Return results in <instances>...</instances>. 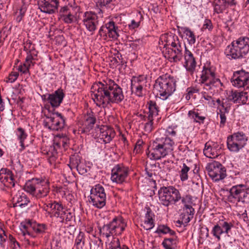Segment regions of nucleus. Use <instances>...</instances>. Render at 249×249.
Listing matches in <instances>:
<instances>
[{"instance_id": "1", "label": "nucleus", "mask_w": 249, "mask_h": 249, "mask_svg": "<svg viewBox=\"0 0 249 249\" xmlns=\"http://www.w3.org/2000/svg\"><path fill=\"white\" fill-rule=\"evenodd\" d=\"M91 92L93 101L99 107H105L111 104H119L124 99L122 88L110 79L93 84Z\"/></svg>"}, {"instance_id": "2", "label": "nucleus", "mask_w": 249, "mask_h": 249, "mask_svg": "<svg viewBox=\"0 0 249 249\" xmlns=\"http://www.w3.org/2000/svg\"><path fill=\"white\" fill-rule=\"evenodd\" d=\"M160 45H162L165 50L163 51L164 57L172 62H179L182 56L181 40L176 35L164 34L160 38Z\"/></svg>"}, {"instance_id": "3", "label": "nucleus", "mask_w": 249, "mask_h": 249, "mask_svg": "<svg viewBox=\"0 0 249 249\" xmlns=\"http://www.w3.org/2000/svg\"><path fill=\"white\" fill-rule=\"evenodd\" d=\"M225 53L230 59L246 58L249 53V38L242 36L232 41L227 47Z\"/></svg>"}, {"instance_id": "4", "label": "nucleus", "mask_w": 249, "mask_h": 249, "mask_svg": "<svg viewBox=\"0 0 249 249\" xmlns=\"http://www.w3.org/2000/svg\"><path fill=\"white\" fill-rule=\"evenodd\" d=\"M199 83L206 90H214L223 86L222 83L216 75V68L210 63L203 66L199 79Z\"/></svg>"}, {"instance_id": "5", "label": "nucleus", "mask_w": 249, "mask_h": 249, "mask_svg": "<svg viewBox=\"0 0 249 249\" xmlns=\"http://www.w3.org/2000/svg\"><path fill=\"white\" fill-rule=\"evenodd\" d=\"M175 79L167 74L160 76L155 82L154 92L157 96L163 100H166L176 90Z\"/></svg>"}, {"instance_id": "6", "label": "nucleus", "mask_w": 249, "mask_h": 249, "mask_svg": "<svg viewBox=\"0 0 249 249\" xmlns=\"http://www.w3.org/2000/svg\"><path fill=\"white\" fill-rule=\"evenodd\" d=\"M158 194L161 204L166 207L176 205L180 200L182 203H186V200L189 199V196H182L179 190L173 186L160 187Z\"/></svg>"}, {"instance_id": "7", "label": "nucleus", "mask_w": 249, "mask_h": 249, "mask_svg": "<svg viewBox=\"0 0 249 249\" xmlns=\"http://www.w3.org/2000/svg\"><path fill=\"white\" fill-rule=\"evenodd\" d=\"M126 225L125 220L122 216H118L102 227H99L98 229L101 236L108 238L121 235Z\"/></svg>"}, {"instance_id": "8", "label": "nucleus", "mask_w": 249, "mask_h": 249, "mask_svg": "<svg viewBox=\"0 0 249 249\" xmlns=\"http://www.w3.org/2000/svg\"><path fill=\"white\" fill-rule=\"evenodd\" d=\"M174 144L175 142L170 140L164 139L156 136L149 154L154 160H159L173 151Z\"/></svg>"}, {"instance_id": "9", "label": "nucleus", "mask_w": 249, "mask_h": 249, "mask_svg": "<svg viewBox=\"0 0 249 249\" xmlns=\"http://www.w3.org/2000/svg\"><path fill=\"white\" fill-rule=\"evenodd\" d=\"M24 189L26 192L37 199L47 196L50 192L49 187L47 183L38 178H32L27 181Z\"/></svg>"}, {"instance_id": "10", "label": "nucleus", "mask_w": 249, "mask_h": 249, "mask_svg": "<svg viewBox=\"0 0 249 249\" xmlns=\"http://www.w3.org/2000/svg\"><path fill=\"white\" fill-rule=\"evenodd\" d=\"M248 137L243 131H237L229 135L226 143L228 149L231 153H237L247 145Z\"/></svg>"}, {"instance_id": "11", "label": "nucleus", "mask_w": 249, "mask_h": 249, "mask_svg": "<svg viewBox=\"0 0 249 249\" xmlns=\"http://www.w3.org/2000/svg\"><path fill=\"white\" fill-rule=\"evenodd\" d=\"M53 110L52 111L50 108H48V113L45 114L47 120L44 126L52 131H61L66 125L65 118L61 113Z\"/></svg>"}, {"instance_id": "12", "label": "nucleus", "mask_w": 249, "mask_h": 249, "mask_svg": "<svg viewBox=\"0 0 249 249\" xmlns=\"http://www.w3.org/2000/svg\"><path fill=\"white\" fill-rule=\"evenodd\" d=\"M230 193L228 199L231 202L245 203L249 201V188H247L244 185L239 184L232 186Z\"/></svg>"}, {"instance_id": "13", "label": "nucleus", "mask_w": 249, "mask_h": 249, "mask_svg": "<svg viewBox=\"0 0 249 249\" xmlns=\"http://www.w3.org/2000/svg\"><path fill=\"white\" fill-rule=\"evenodd\" d=\"M206 169L210 177L214 181L224 179L227 175L225 168L219 162L214 161L208 164Z\"/></svg>"}, {"instance_id": "14", "label": "nucleus", "mask_w": 249, "mask_h": 249, "mask_svg": "<svg viewBox=\"0 0 249 249\" xmlns=\"http://www.w3.org/2000/svg\"><path fill=\"white\" fill-rule=\"evenodd\" d=\"M82 21L86 29L93 35L99 25L98 17L94 13L91 11L84 13Z\"/></svg>"}, {"instance_id": "15", "label": "nucleus", "mask_w": 249, "mask_h": 249, "mask_svg": "<svg viewBox=\"0 0 249 249\" xmlns=\"http://www.w3.org/2000/svg\"><path fill=\"white\" fill-rule=\"evenodd\" d=\"M20 230L22 231L23 235H30L31 230L38 234H41L45 232L47 229L46 225L44 224H36L32 223L31 221L21 222L20 225Z\"/></svg>"}, {"instance_id": "16", "label": "nucleus", "mask_w": 249, "mask_h": 249, "mask_svg": "<svg viewBox=\"0 0 249 249\" xmlns=\"http://www.w3.org/2000/svg\"><path fill=\"white\" fill-rule=\"evenodd\" d=\"M249 81V72L242 70L234 71L231 80L232 85L238 88L245 87Z\"/></svg>"}, {"instance_id": "17", "label": "nucleus", "mask_w": 249, "mask_h": 249, "mask_svg": "<svg viewBox=\"0 0 249 249\" xmlns=\"http://www.w3.org/2000/svg\"><path fill=\"white\" fill-rule=\"evenodd\" d=\"M196 58L194 54L185 47L183 54V66L186 71L190 74H193L196 71Z\"/></svg>"}, {"instance_id": "18", "label": "nucleus", "mask_w": 249, "mask_h": 249, "mask_svg": "<svg viewBox=\"0 0 249 249\" xmlns=\"http://www.w3.org/2000/svg\"><path fill=\"white\" fill-rule=\"evenodd\" d=\"M128 168L120 165H115L111 170V179L113 182L121 184L128 176Z\"/></svg>"}, {"instance_id": "19", "label": "nucleus", "mask_w": 249, "mask_h": 249, "mask_svg": "<svg viewBox=\"0 0 249 249\" xmlns=\"http://www.w3.org/2000/svg\"><path fill=\"white\" fill-rule=\"evenodd\" d=\"M95 131L96 133L95 137L102 140L106 143L109 142L115 136L114 130L106 125L98 126L95 129Z\"/></svg>"}, {"instance_id": "20", "label": "nucleus", "mask_w": 249, "mask_h": 249, "mask_svg": "<svg viewBox=\"0 0 249 249\" xmlns=\"http://www.w3.org/2000/svg\"><path fill=\"white\" fill-rule=\"evenodd\" d=\"M37 4L42 12L52 14L57 10L59 1L58 0H38Z\"/></svg>"}, {"instance_id": "21", "label": "nucleus", "mask_w": 249, "mask_h": 249, "mask_svg": "<svg viewBox=\"0 0 249 249\" xmlns=\"http://www.w3.org/2000/svg\"><path fill=\"white\" fill-rule=\"evenodd\" d=\"M117 28V27L115 25L114 22L110 21L101 27L98 32V35L105 38L107 37L116 38L118 36L116 31Z\"/></svg>"}, {"instance_id": "22", "label": "nucleus", "mask_w": 249, "mask_h": 249, "mask_svg": "<svg viewBox=\"0 0 249 249\" xmlns=\"http://www.w3.org/2000/svg\"><path fill=\"white\" fill-rule=\"evenodd\" d=\"M220 151L219 145L213 142H208L205 144V147L203 149L204 155L211 159L217 158Z\"/></svg>"}, {"instance_id": "23", "label": "nucleus", "mask_w": 249, "mask_h": 249, "mask_svg": "<svg viewBox=\"0 0 249 249\" xmlns=\"http://www.w3.org/2000/svg\"><path fill=\"white\" fill-rule=\"evenodd\" d=\"M64 97V93L61 89H58L53 93L48 95L47 101L52 106V107H50L52 111H53V107H58L60 105Z\"/></svg>"}, {"instance_id": "24", "label": "nucleus", "mask_w": 249, "mask_h": 249, "mask_svg": "<svg viewBox=\"0 0 249 249\" xmlns=\"http://www.w3.org/2000/svg\"><path fill=\"white\" fill-rule=\"evenodd\" d=\"M235 4V0H214L213 11L216 14H221L229 6Z\"/></svg>"}, {"instance_id": "25", "label": "nucleus", "mask_w": 249, "mask_h": 249, "mask_svg": "<svg viewBox=\"0 0 249 249\" xmlns=\"http://www.w3.org/2000/svg\"><path fill=\"white\" fill-rule=\"evenodd\" d=\"M72 10L67 6L61 8L59 12L60 18L66 23L70 24L75 20V16L71 12Z\"/></svg>"}, {"instance_id": "26", "label": "nucleus", "mask_w": 249, "mask_h": 249, "mask_svg": "<svg viewBox=\"0 0 249 249\" xmlns=\"http://www.w3.org/2000/svg\"><path fill=\"white\" fill-rule=\"evenodd\" d=\"M230 99L234 103L244 105L247 103L248 99L247 92L237 90L231 91Z\"/></svg>"}, {"instance_id": "27", "label": "nucleus", "mask_w": 249, "mask_h": 249, "mask_svg": "<svg viewBox=\"0 0 249 249\" xmlns=\"http://www.w3.org/2000/svg\"><path fill=\"white\" fill-rule=\"evenodd\" d=\"M189 118L194 123L199 124H203L206 119V116L204 115L198 109H193L189 110L188 113Z\"/></svg>"}, {"instance_id": "28", "label": "nucleus", "mask_w": 249, "mask_h": 249, "mask_svg": "<svg viewBox=\"0 0 249 249\" xmlns=\"http://www.w3.org/2000/svg\"><path fill=\"white\" fill-rule=\"evenodd\" d=\"M176 131L172 127H168L166 130L158 131L155 134L156 136H158L164 139L170 140L172 142H174V138L176 137Z\"/></svg>"}, {"instance_id": "29", "label": "nucleus", "mask_w": 249, "mask_h": 249, "mask_svg": "<svg viewBox=\"0 0 249 249\" xmlns=\"http://www.w3.org/2000/svg\"><path fill=\"white\" fill-rule=\"evenodd\" d=\"M84 124L85 131L86 132L89 131L93 128L95 122L96 118L93 112L88 113L84 118Z\"/></svg>"}, {"instance_id": "30", "label": "nucleus", "mask_w": 249, "mask_h": 249, "mask_svg": "<svg viewBox=\"0 0 249 249\" xmlns=\"http://www.w3.org/2000/svg\"><path fill=\"white\" fill-rule=\"evenodd\" d=\"M89 203L98 209H101L104 207L106 203V196H89Z\"/></svg>"}, {"instance_id": "31", "label": "nucleus", "mask_w": 249, "mask_h": 249, "mask_svg": "<svg viewBox=\"0 0 249 249\" xmlns=\"http://www.w3.org/2000/svg\"><path fill=\"white\" fill-rule=\"evenodd\" d=\"M146 107L148 108V112H146V114L143 115V118L145 120V118H147L148 119H153V117L157 116L158 114V108L157 107L156 104L155 102H153L152 101H149Z\"/></svg>"}, {"instance_id": "32", "label": "nucleus", "mask_w": 249, "mask_h": 249, "mask_svg": "<svg viewBox=\"0 0 249 249\" xmlns=\"http://www.w3.org/2000/svg\"><path fill=\"white\" fill-rule=\"evenodd\" d=\"M131 89L132 94L140 96V75L133 76L131 80Z\"/></svg>"}, {"instance_id": "33", "label": "nucleus", "mask_w": 249, "mask_h": 249, "mask_svg": "<svg viewBox=\"0 0 249 249\" xmlns=\"http://www.w3.org/2000/svg\"><path fill=\"white\" fill-rule=\"evenodd\" d=\"M178 243L177 237L175 236L171 238H165L162 245L165 249H175Z\"/></svg>"}, {"instance_id": "34", "label": "nucleus", "mask_w": 249, "mask_h": 249, "mask_svg": "<svg viewBox=\"0 0 249 249\" xmlns=\"http://www.w3.org/2000/svg\"><path fill=\"white\" fill-rule=\"evenodd\" d=\"M30 202V200L27 196L24 194L17 197L16 202L13 204V207H19L24 208Z\"/></svg>"}, {"instance_id": "35", "label": "nucleus", "mask_w": 249, "mask_h": 249, "mask_svg": "<svg viewBox=\"0 0 249 249\" xmlns=\"http://www.w3.org/2000/svg\"><path fill=\"white\" fill-rule=\"evenodd\" d=\"M182 31L185 38L188 42V43L191 45L194 44L196 42V36L194 32L187 27L183 28Z\"/></svg>"}, {"instance_id": "36", "label": "nucleus", "mask_w": 249, "mask_h": 249, "mask_svg": "<svg viewBox=\"0 0 249 249\" xmlns=\"http://www.w3.org/2000/svg\"><path fill=\"white\" fill-rule=\"evenodd\" d=\"M16 135L20 143L21 148L20 149V151H21L25 148L24 141L26 139L27 135L25 133L24 130L21 127H18L17 128L16 131Z\"/></svg>"}, {"instance_id": "37", "label": "nucleus", "mask_w": 249, "mask_h": 249, "mask_svg": "<svg viewBox=\"0 0 249 249\" xmlns=\"http://www.w3.org/2000/svg\"><path fill=\"white\" fill-rule=\"evenodd\" d=\"M73 216V213L66 208L65 211H64V213H62L61 216H59L58 219L61 223H67L72 219Z\"/></svg>"}, {"instance_id": "38", "label": "nucleus", "mask_w": 249, "mask_h": 249, "mask_svg": "<svg viewBox=\"0 0 249 249\" xmlns=\"http://www.w3.org/2000/svg\"><path fill=\"white\" fill-rule=\"evenodd\" d=\"M85 234L83 232H80L75 240L74 246L76 249H83L85 245Z\"/></svg>"}, {"instance_id": "39", "label": "nucleus", "mask_w": 249, "mask_h": 249, "mask_svg": "<svg viewBox=\"0 0 249 249\" xmlns=\"http://www.w3.org/2000/svg\"><path fill=\"white\" fill-rule=\"evenodd\" d=\"M212 233L218 241H220L221 240V235L222 234L225 233V232L223 231V230L219 222L213 228Z\"/></svg>"}, {"instance_id": "40", "label": "nucleus", "mask_w": 249, "mask_h": 249, "mask_svg": "<svg viewBox=\"0 0 249 249\" xmlns=\"http://www.w3.org/2000/svg\"><path fill=\"white\" fill-rule=\"evenodd\" d=\"M106 196L104 187L100 184H97L90 190V196Z\"/></svg>"}, {"instance_id": "41", "label": "nucleus", "mask_w": 249, "mask_h": 249, "mask_svg": "<svg viewBox=\"0 0 249 249\" xmlns=\"http://www.w3.org/2000/svg\"><path fill=\"white\" fill-rule=\"evenodd\" d=\"M66 208L63 207L61 203L57 202L55 206L53 207V210L52 212H49V213H52L53 216L56 218H58L59 216H61L62 213H64V211Z\"/></svg>"}, {"instance_id": "42", "label": "nucleus", "mask_w": 249, "mask_h": 249, "mask_svg": "<svg viewBox=\"0 0 249 249\" xmlns=\"http://www.w3.org/2000/svg\"><path fill=\"white\" fill-rule=\"evenodd\" d=\"M219 223L224 231L225 233L228 234L233 227V223L225 220H220Z\"/></svg>"}, {"instance_id": "43", "label": "nucleus", "mask_w": 249, "mask_h": 249, "mask_svg": "<svg viewBox=\"0 0 249 249\" xmlns=\"http://www.w3.org/2000/svg\"><path fill=\"white\" fill-rule=\"evenodd\" d=\"M229 112V109L225 108L224 110H219L217 112V115L219 116L220 121V126L223 127L225 125V124L227 121V117L226 116V114H228Z\"/></svg>"}, {"instance_id": "44", "label": "nucleus", "mask_w": 249, "mask_h": 249, "mask_svg": "<svg viewBox=\"0 0 249 249\" xmlns=\"http://www.w3.org/2000/svg\"><path fill=\"white\" fill-rule=\"evenodd\" d=\"M156 232L159 233L167 234L171 235L175 234V231L172 230L169 227L164 225H159Z\"/></svg>"}, {"instance_id": "45", "label": "nucleus", "mask_w": 249, "mask_h": 249, "mask_svg": "<svg viewBox=\"0 0 249 249\" xmlns=\"http://www.w3.org/2000/svg\"><path fill=\"white\" fill-rule=\"evenodd\" d=\"M190 170V167L187 166L185 163H183L181 167V170L179 172V176L180 180L182 181H184L188 179V173Z\"/></svg>"}, {"instance_id": "46", "label": "nucleus", "mask_w": 249, "mask_h": 249, "mask_svg": "<svg viewBox=\"0 0 249 249\" xmlns=\"http://www.w3.org/2000/svg\"><path fill=\"white\" fill-rule=\"evenodd\" d=\"M191 201V198L190 196H189V199L186 200V203L182 204H184V207H185V210L184 213H186V214L189 215L191 218H193L195 210L191 205H189Z\"/></svg>"}, {"instance_id": "47", "label": "nucleus", "mask_w": 249, "mask_h": 249, "mask_svg": "<svg viewBox=\"0 0 249 249\" xmlns=\"http://www.w3.org/2000/svg\"><path fill=\"white\" fill-rule=\"evenodd\" d=\"M0 247L4 249L8 239V233L2 228H0Z\"/></svg>"}, {"instance_id": "48", "label": "nucleus", "mask_w": 249, "mask_h": 249, "mask_svg": "<svg viewBox=\"0 0 249 249\" xmlns=\"http://www.w3.org/2000/svg\"><path fill=\"white\" fill-rule=\"evenodd\" d=\"M82 163L80 158L78 156H73L70 158V163L69 164L71 169L77 168Z\"/></svg>"}, {"instance_id": "49", "label": "nucleus", "mask_w": 249, "mask_h": 249, "mask_svg": "<svg viewBox=\"0 0 249 249\" xmlns=\"http://www.w3.org/2000/svg\"><path fill=\"white\" fill-rule=\"evenodd\" d=\"M155 219L144 217L143 227L146 230H150L155 226Z\"/></svg>"}, {"instance_id": "50", "label": "nucleus", "mask_w": 249, "mask_h": 249, "mask_svg": "<svg viewBox=\"0 0 249 249\" xmlns=\"http://www.w3.org/2000/svg\"><path fill=\"white\" fill-rule=\"evenodd\" d=\"M55 138H58V141L62 145V147L65 148L67 145V143L69 142V139L66 135L64 134H58L56 135L55 137Z\"/></svg>"}, {"instance_id": "51", "label": "nucleus", "mask_w": 249, "mask_h": 249, "mask_svg": "<svg viewBox=\"0 0 249 249\" xmlns=\"http://www.w3.org/2000/svg\"><path fill=\"white\" fill-rule=\"evenodd\" d=\"M144 212L145 213L144 217L155 219V214L148 204L145 206Z\"/></svg>"}, {"instance_id": "52", "label": "nucleus", "mask_w": 249, "mask_h": 249, "mask_svg": "<svg viewBox=\"0 0 249 249\" xmlns=\"http://www.w3.org/2000/svg\"><path fill=\"white\" fill-rule=\"evenodd\" d=\"M8 171H10L6 168H2L0 171V179L2 180L1 182L5 183L9 179V176L8 175Z\"/></svg>"}, {"instance_id": "53", "label": "nucleus", "mask_w": 249, "mask_h": 249, "mask_svg": "<svg viewBox=\"0 0 249 249\" xmlns=\"http://www.w3.org/2000/svg\"><path fill=\"white\" fill-rule=\"evenodd\" d=\"M8 175L9 176V179L5 182H7L9 184L7 185L9 187H14L15 185V180L14 174L11 171H8Z\"/></svg>"}, {"instance_id": "54", "label": "nucleus", "mask_w": 249, "mask_h": 249, "mask_svg": "<svg viewBox=\"0 0 249 249\" xmlns=\"http://www.w3.org/2000/svg\"><path fill=\"white\" fill-rule=\"evenodd\" d=\"M202 98H203L206 101L205 103H207L210 105H214V101L211 95H209L205 92H202Z\"/></svg>"}, {"instance_id": "55", "label": "nucleus", "mask_w": 249, "mask_h": 249, "mask_svg": "<svg viewBox=\"0 0 249 249\" xmlns=\"http://www.w3.org/2000/svg\"><path fill=\"white\" fill-rule=\"evenodd\" d=\"M213 28V26L211 20L209 19H205L202 27V30H205L207 29L209 31H211Z\"/></svg>"}, {"instance_id": "56", "label": "nucleus", "mask_w": 249, "mask_h": 249, "mask_svg": "<svg viewBox=\"0 0 249 249\" xmlns=\"http://www.w3.org/2000/svg\"><path fill=\"white\" fill-rule=\"evenodd\" d=\"M148 119V122L145 124L144 126V131L145 133H148L150 132L152 129V125H153V119Z\"/></svg>"}, {"instance_id": "57", "label": "nucleus", "mask_w": 249, "mask_h": 249, "mask_svg": "<svg viewBox=\"0 0 249 249\" xmlns=\"http://www.w3.org/2000/svg\"><path fill=\"white\" fill-rule=\"evenodd\" d=\"M199 91L198 89L196 87H190L187 89V96L186 97L187 98L188 96L189 98H190V96L194 93H197Z\"/></svg>"}, {"instance_id": "58", "label": "nucleus", "mask_w": 249, "mask_h": 249, "mask_svg": "<svg viewBox=\"0 0 249 249\" xmlns=\"http://www.w3.org/2000/svg\"><path fill=\"white\" fill-rule=\"evenodd\" d=\"M8 238L13 244L14 249H19V244L17 241L15 237H14L11 234L8 233Z\"/></svg>"}, {"instance_id": "59", "label": "nucleus", "mask_w": 249, "mask_h": 249, "mask_svg": "<svg viewBox=\"0 0 249 249\" xmlns=\"http://www.w3.org/2000/svg\"><path fill=\"white\" fill-rule=\"evenodd\" d=\"M18 76V72L15 71L12 72L11 73L9 74L8 79L6 80V82L13 83L17 80Z\"/></svg>"}, {"instance_id": "60", "label": "nucleus", "mask_w": 249, "mask_h": 249, "mask_svg": "<svg viewBox=\"0 0 249 249\" xmlns=\"http://www.w3.org/2000/svg\"><path fill=\"white\" fill-rule=\"evenodd\" d=\"M34 57L31 54H28L26 59H25V62L23 64L24 65H25V66L28 68V69L30 68V67L31 65H34V63H33L32 61L34 60Z\"/></svg>"}, {"instance_id": "61", "label": "nucleus", "mask_w": 249, "mask_h": 249, "mask_svg": "<svg viewBox=\"0 0 249 249\" xmlns=\"http://www.w3.org/2000/svg\"><path fill=\"white\" fill-rule=\"evenodd\" d=\"M97 6L102 7L110 3L112 0H94Z\"/></svg>"}, {"instance_id": "62", "label": "nucleus", "mask_w": 249, "mask_h": 249, "mask_svg": "<svg viewBox=\"0 0 249 249\" xmlns=\"http://www.w3.org/2000/svg\"><path fill=\"white\" fill-rule=\"evenodd\" d=\"M26 12L25 8H21L19 10V14L17 16L16 20L17 22H19L21 21L22 18L24 17Z\"/></svg>"}, {"instance_id": "63", "label": "nucleus", "mask_w": 249, "mask_h": 249, "mask_svg": "<svg viewBox=\"0 0 249 249\" xmlns=\"http://www.w3.org/2000/svg\"><path fill=\"white\" fill-rule=\"evenodd\" d=\"M76 169L78 173L81 175H83L87 172L85 164L82 162L76 168Z\"/></svg>"}, {"instance_id": "64", "label": "nucleus", "mask_w": 249, "mask_h": 249, "mask_svg": "<svg viewBox=\"0 0 249 249\" xmlns=\"http://www.w3.org/2000/svg\"><path fill=\"white\" fill-rule=\"evenodd\" d=\"M192 218H191L189 215H187L186 213H183L181 216V222L185 224H187Z\"/></svg>"}]
</instances>
